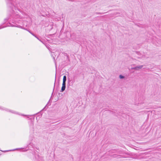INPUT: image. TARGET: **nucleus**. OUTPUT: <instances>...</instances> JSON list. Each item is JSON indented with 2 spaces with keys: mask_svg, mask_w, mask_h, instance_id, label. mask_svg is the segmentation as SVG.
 I'll list each match as a JSON object with an SVG mask.
<instances>
[{
  "mask_svg": "<svg viewBox=\"0 0 161 161\" xmlns=\"http://www.w3.org/2000/svg\"><path fill=\"white\" fill-rule=\"evenodd\" d=\"M4 27H1V26H0V29H2V28H4Z\"/></svg>",
  "mask_w": 161,
  "mask_h": 161,
  "instance_id": "obj_12",
  "label": "nucleus"
},
{
  "mask_svg": "<svg viewBox=\"0 0 161 161\" xmlns=\"http://www.w3.org/2000/svg\"><path fill=\"white\" fill-rule=\"evenodd\" d=\"M66 77L65 75H64L63 77V83H66Z\"/></svg>",
  "mask_w": 161,
  "mask_h": 161,
  "instance_id": "obj_5",
  "label": "nucleus"
},
{
  "mask_svg": "<svg viewBox=\"0 0 161 161\" xmlns=\"http://www.w3.org/2000/svg\"><path fill=\"white\" fill-rule=\"evenodd\" d=\"M56 75H55V82H54V85L53 92H52L51 96H52V95H53V92H54V88H55V82H56Z\"/></svg>",
  "mask_w": 161,
  "mask_h": 161,
  "instance_id": "obj_4",
  "label": "nucleus"
},
{
  "mask_svg": "<svg viewBox=\"0 0 161 161\" xmlns=\"http://www.w3.org/2000/svg\"><path fill=\"white\" fill-rule=\"evenodd\" d=\"M119 77L120 79H123L125 78V76H123V75H119Z\"/></svg>",
  "mask_w": 161,
  "mask_h": 161,
  "instance_id": "obj_7",
  "label": "nucleus"
},
{
  "mask_svg": "<svg viewBox=\"0 0 161 161\" xmlns=\"http://www.w3.org/2000/svg\"><path fill=\"white\" fill-rule=\"evenodd\" d=\"M38 160L39 161H40V160H39V159L38 158Z\"/></svg>",
  "mask_w": 161,
  "mask_h": 161,
  "instance_id": "obj_14",
  "label": "nucleus"
},
{
  "mask_svg": "<svg viewBox=\"0 0 161 161\" xmlns=\"http://www.w3.org/2000/svg\"><path fill=\"white\" fill-rule=\"evenodd\" d=\"M8 5L12 9L13 7H16L18 4L16 0H5Z\"/></svg>",
  "mask_w": 161,
  "mask_h": 161,
  "instance_id": "obj_1",
  "label": "nucleus"
},
{
  "mask_svg": "<svg viewBox=\"0 0 161 161\" xmlns=\"http://www.w3.org/2000/svg\"><path fill=\"white\" fill-rule=\"evenodd\" d=\"M97 13V14H100V13Z\"/></svg>",
  "mask_w": 161,
  "mask_h": 161,
  "instance_id": "obj_13",
  "label": "nucleus"
},
{
  "mask_svg": "<svg viewBox=\"0 0 161 161\" xmlns=\"http://www.w3.org/2000/svg\"><path fill=\"white\" fill-rule=\"evenodd\" d=\"M9 19V18L7 17L5 19V21H7Z\"/></svg>",
  "mask_w": 161,
  "mask_h": 161,
  "instance_id": "obj_9",
  "label": "nucleus"
},
{
  "mask_svg": "<svg viewBox=\"0 0 161 161\" xmlns=\"http://www.w3.org/2000/svg\"><path fill=\"white\" fill-rule=\"evenodd\" d=\"M38 39L39 41H40L42 42H43L41 40H40L38 37H37L36 36V37Z\"/></svg>",
  "mask_w": 161,
  "mask_h": 161,
  "instance_id": "obj_10",
  "label": "nucleus"
},
{
  "mask_svg": "<svg viewBox=\"0 0 161 161\" xmlns=\"http://www.w3.org/2000/svg\"><path fill=\"white\" fill-rule=\"evenodd\" d=\"M68 84H69V83L71 81V80H70L69 79H68Z\"/></svg>",
  "mask_w": 161,
  "mask_h": 161,
  "instance_id": "obj_8",
  "label": "nucleus"
},
{
  "mask_svg": "<svg viewBox=\"0 0 161 161\" xmlns=\"http://www.w3.org/2000/svg\"><path fill=\"white\" fill-rule=\"evenodd\" d=\"M30 33H31V34L32 35H33V36H35V37H36V36H35V35L33 33H31V32H30Z\"/></svg>",
  "mask_w": 161,
  "mask_h": 161,
  "instance_id": "obj_11",
  "label": "nucleus"
},
{
  "mask_svg": "<svg viewBox=\"0 0 161 161\" xmlns=\"http://www.w3.org/2000/svg\"><path fill=\"white\" fill-rule=\"evenodd\" d=\"M66 88V83H63L62 86L61 88V92H63L65 90Z\"/></svg>",
  "mask_w": 161,
  "mask_h": 161,
  "instance_id": "obj_3",
  "label": "nucleus"
},
{
  "mask_svg": "<svg viewBox=\"0 0 161 161\" xmlns=\"http://www.w3.org/2000/svg\"><path fill=\"white\" fill-rule=\"evenodd\" d=\"M143 65H141L139 66H137L131 68V69H134L136 70H139V69H141L143 67Z\"/></svg>",
  "mask_w": 161,
  "mask_h": 161,
  "instance_id": "obj_2",
  "label": "nucleus"
},
{
  "mask_svg": "<svg viewBox=\"0 0 161 161\" xmlns=\"http://www.w3.org/2000/svg\"><path fill=\"white\" fill-rule=\"evenodd\" d=\"M114 158H116L118 157V158H120L121 157L120 155H117L116 154H113L112 156Z\"/></svg>",
  "mask_w": 161,
  "mask_h": 161,
  "instance_id": "obj_6",
  "label": "nucleus"
}]
</instances>
